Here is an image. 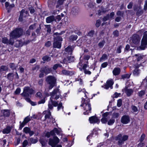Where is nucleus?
I'll return each instance as SVG.
<instances>
[{
    "instance_id": "79ce46f5",
    "label": "nucleus",
    "mask_w": 147,
    "mask_h": 147,
    "mask_svg": "<svg viewBox=\"0 0 147 147\" xmlns=\"http://www.w3.org/2000/svg\"><path fill=\"white\" fill-rule=\"evenodd\" d=\"M13 74L12 73H9L7 76V78L8 79L11 80L13 78Z\"/></svg>"
},
{
    "instance_id": "f704fd0d",
    "label": "nucleus",
    "mask_w": 147,
    "mask_h": 147,
    "mask_svg": "<svg viewBox=\"0 0 147 147\" xmlns=\"http://www.w3.org/2000/svg\"><path fill=\"white\" fill-rule=\"evenodd\" d=\"M20 124L19 129L21 130L24 127V126L25 125L26 123H24L23 121L22 122H21V121H20Z\"/></svg>"
},
{
    "instance_id": "7c9ffc66",
    "label": "nucleus",
    "mask_w": 147,
    "mask_h": 147,
    "mask_svg": "<svg viewBox=\"0 0 147 147\" xmlns=\"http://www.w3.org/2000/svg\"><path fill=\"white\" fill-rule=\"evenodd\" d=\"M78 36L76 35H72L69 38V39L71 40L74 41L76 40Z\"/></svg>"
},
{
    "instance_id": "de8ad7c7",
    "label": "nucleus",
    "mask_w": 147,
    "mask_h": 147,
    "mask_svg": "<svg viewBox=\"0 0 147 147\" xmlns=\"http://www.w3.org/2000/svg\"><path fill=\"white\" fill-rule=\"evenodd\" d=\"M122 104V100L121 99H119L117 101V106L119 107H120Z\"/></svg>"
},
{
    "instance_id": "09e8293b",
    "label": "nucleus",
    "mask_w": 147,
    "mask_h": 147,
    "mask_svg": "<svg viewBox=\"0 0 147 147\" xmlns=\"http://www.w3.org/2000/svg\"><path fill=\"white\" fill-rule=\"evenodd\" d=\"M94 34V31L92 30L89 32L88 33V35L92 37L93 36Z\"/></svg>"
},
{
    "instance_id": "72a5a7b5",
    "label": "nucleus",
    "mask_w": 147,
    "mask_h": 147,
    "mask_svg": "<svg viewBox=\"0 0 147 147\" xmlns=\"http://www.w3.org/2000/svg\"><path fill=\"white\" fill-rule=\"evenodd\" d=\"M135 56H138V57L137 59V61H140L143 58V56L142 55L139 54H136Z\"/></svg>"
},
{
    "instance_id": "4be33fe9",
    "label": "nucleus",
    "mask_w": 147,
    "mask_h": 147,
    "mask_svg": "<svg viewBox=\"0 0 147 147\" xmlns=\"http://www.w3.org/2000/svg\"><path fill=\"white\" fill-rule=\"evenodd\" d=\"M120 72V70L119 68H115L113 71V73L114 75L116 76L119 75Z\"/></svg>"
},
{
    "instance_id": "e433bc0d",
    "label": "nucleus",
    "mask_w": 147,
    "mask_h": 147,
    "mask_svg": "<svg viewBox=\"0 0 147 147\" xmlns=\"http://www.w3.org/2000/svg\"><path fill=\"white\" fill-rule=\"evenodd\" d=\"M145 93V91L142 90L139 92H138V95L140 97H142L144 95Z\"/></svg>"
},
{
    "instance_id": "a18cd8bd",
    "label": "nucleus",
    "mask_w": 147,
    "mask_h": 147,
    "mask_svg": "<svg viewBox=\"0 0 147 147\" xmlns=\"http://www.w3.org/2000/svg\"><path fill=\"white\" fill-rule=\"evenodd\" d=\"M105 42L104 41H102L98 43V45L99 47H102L104 45Z\"/></svg>"
},
{
    "instance_id": "1a4fd4ad",
    "label": "nucleus",
    "mask_w": 147,
    "mask_h": 147,
    "mask_svg": "<svg viewBox=\"0 0 147 147\" xmlns=\"http://www.w3.org/2000/svg\"><path fill=\"white\" fill-rule=\"evenodd\" d=\"M59 142V138L56 136H54L53 139L50 138L49 139V144L52 147H55Z\"/></svg>"
},
{
    "instance_id": "4468645a",
    "label": "nucleus",
    "mask_w": 147,
    "mask_h": 147,
    "mask_svg": "<svg viewBox=\"0 0 147 147\" xmlns=\"http://www.w3.org/2000/svg\"><path fill=\"white\" fill-rule=\"evenodd\" d=\"M132 41L133 43L135 44H138L140 40V38L138 35H134L132 37Z\"/></svg>"
},
{
    "instance_id": "ea45409f",
    "label": "nucleus",
    "mask_w": 147,
    "mask_h": 147,
    "mask_svg": "<svg viewBox=\"0 0 147 147\" xmlns=\"http://www.w3.org/2000/svg\"><path fill=\"white\" fill-rule=\"evenodd\" d=\"M115 122V120L113 119H110L108 122V124L109 125H111Z\"/></svg>"
},
{
    "instance_id": "7ed1b4c3",
    "label": "nucleus",
    "mask_w": 147,
    "mask_h": 147,
    "mask_svg": "<svg viewBox=\"0 0 147 147\" xmlns=\"http://www.w3.org/2000/svg\"><path fill=\"white\" fill-rule=\"evenodd\" d=\"M23 30L21 28L16 29L12 31L10 34V43L14 42V38L20 37L23 34Z\"/></svg>"
},
{
    "instance_id": "dca6fc26",
    "label": "nucleus",
    "mask_w": 147,
    "mask_h": 147,
    "mask_svg": "<svg viewBox=\"0 0 147 147\" xmlns=\"http://www.w3.org/2000/svg\"><path fill=\"white\" fill-rule=\"evenodd\" d=\"M12 128V127L7 126L3 130L2 133L3 134H8L10 132Z\"/></svg>"
},
{
    "instance_id": "3c124183",
    "label": "nucleus",
    "mask_w": 147,
    "mask_h": 147,
    "mask_svg": "<svg viewBox=\"0 0 147 147\" xmlns=\"http://www.w3.org/2000/svg\"><path fill=\"white\" fill-rule=\"evenodd\" d=\"M110 18L109 16V14L107 15V16L103 18V20L104 21H106L109 19H110Z\"/></svg>"
},
{
    "instance_id": "f257e3e1",
    "label": "nucleus",
    "mask_w": 147,
    "mask_h": 147,
    "mask_svg": "<svg viewBox=\"0 0 147 147\" xmlns=\"http://www.w3.org/2000/svg\"><path fill=\"white\" fill-rule=\"evenodd\" d=\"M51 97L50 101L49 102L48 106L50 109H52L53 106L56 107L57 105L58 102L56 101H53V99L57 100L58 99L60 96V93L59 90L58 88L54 89L50 93Z\"/></svg>"
},
{
    "instance_id": "0e129e2a",
    "label": "nucleus",
    "mask_w": 147,
    "mask_h": 147,
    "mask_svg": "<svg viewBox=\"0 0 147 147\" xmlns=\"http://www.w3.org/2000/svg\"><path fill=\"white\" fill-rule=\"evenodd\" d=\"M54 131L55 132V134H58L60 133V131L57 128H55L54 129Z\"/></svg>"
},
{
    "instance_id": "6ab92c4d",
    "label": "nucleus",
    "mask_w": 147,
    "mask_h": 147,
    "mask_svg": "<svg viewBox=\"0 0 147 147\" xmlns=\"http://www.w3.org/2000/svg\"><path fill=\"white\" fill-rule=\"evenodd\" d=\"M10 39L9 40H8V39L6 37H4L2 38V42L4 44H6L13 45L14 42H13L12 44L10 43Z\"/></svg>"
},
{
    "instance_id": "2eb2a0df",
    "label": "nucleus",
    "mask_w": 147,
    "mask_h": 147,
    "mask_svg": "<svg viewBox=\"0 0 147 147\" xmlns=\"http://www.w3.org/2000/svg\"><path fill=\"white\" fill-rule=\"evenodd\" d=\"M125 93L128 96H130L133 94L134 92V90L131 89H129L126 88L124 89Z\"/></svg>"
},
{
    "instance_id": "e2e57ef3",
    "label": "nucleus",
    "mask_w": 147,
    "mask_h": 147,
    "mask_svg": "<svg viewBox=\"0 0 147 147\" xmlns=\"http://www.w3.org/2000/svg\"><path fill=\"white\" fill-rule=\"evenodd\" d=\"M120 95V93H118L116 92H115L113 95V97L114 98H117Z\"/></svg>"
},
{
    "instance_id": "f03ea898",
    "label": "nucleus",
    "mask_w": 147,
    "mask_h": 147,
    "mask_svg": "<svg viewBox=\"0 0 147 147\" xmlns=\"http://www.w3.org/2000/svg\"><path fill=\"white\" fill-rule=\"evenodd\" d=\"M80 106L82 107L84 111H85L84 112V115L88 114L91 112V108L90 103V100L89 99L82 98Z\"/></svg>"
},
{
    "instance_id": "39448f33",
    "label": "nucleus",
    "mask_w": 147,
    "mask_h": 147,
    "mask_svg": "<svg viewBox=\"0 0 147 147\" xmlns=\"http://www.w3.org/2000/svg\"><path fill=\"white\" fill-rule=\"evenodd\" d=\"M128 136L127 135H122L121 134H119L116 137L115 139L117 140L118 144L121 145L123 144L124 142L128 140Z\"/></svg>"
},
{
    "instance_id": "f8f14e48",
    "label": "nucleus",
    "mask_w": 147,
    "mask_h": 147,
    "mask_svg": "<svg viewBox=\"0 0 147 147\" xmlns=\"http://www.w3.org/2000/svg\"><path fill=\"white\" fill-rule=\"evenodd\" d=\"M52 69L51 68H50L48 66H46L41 69V71L47 75L50 73Z\"/></svg>"
},
{
    "instance_id": "cd10ccee",
    "label": "nucleus",
    "mask_w": 147,
    "mask_h": 147,
    "mask_svg": "<svg viewBox=\"0 0 147 147\" xmlns=\"http://www.w3.org/2000/svg\"><path fill=\"white\" fill-rule=\"evenodd\" d=\"M42 59L44 61H49L51 60V57L48 56H45L43 57Z\"/></svg>"
},
{
    "instance_id": "49530a36",
    "label": "nucleus",
    "mask_w": 147,
    "mask_h": 147,
    "mask_svg": "<svg viewBox=\"0 0 147 147\" xmlns=\"http://www.w3.org/2000/svg\"><path fill=\"white\" fill-rule=\"evenodd\" d=\"M21 89L20 88H18L15 91V93L16 94H19L20 92Z\"/></svg>"
},
{
    "instance_id": "c9c22d12",
    "label": "nucleus",
    "mask_w": 147,
    "mask_h": 147,
    "mask_svg": "<svg viewBox=\"0 0 147 147\" xmlns=\"http://www.w3.org/2000/svg\"><path fill=\"white\" fill-rule=\"evenodd\" d=\"M30 120V118L28 116H27L24 119L23 121L26 124Z\"/></svg>"
},
{
    "instance_id": "20e7f679",
    "label": "nucleus",
    "mask_w": 147,
    "mask_h": 147,
    "mask_svg": "<svg viewBox=\"0 0 147 147\" xmlns=\"http://www.w3.org/2000/svg\"><path fill=\"white\" fill-rule=\"evenodd\" d=\"M147 47V31H145L143 34L141 45L139 48L142 50H144Z\"/></svg>"
},
{
    "instance_id": "603ef678",
    "label": "nucleus",
    "mask_w": 147,
    "mask_h": 147,
    "mask_svg": "<svg viewBox=\"0 0 147 147\" xmlns=\"http://www.w3.org/2000/svg\"><path fill=\"white\" fill-rule=\"evenodd\" d=\"M122 46H120L118 47L117 49V52L118 53H120L121 52V49L122 48Z\"/></svg>"
},
{
    "instance_id": "c756f323",
    "label": "nucleus",
    "mask_w": 147,
    "mask_h": 147,
    "mask_svg": "<svg viewBox=\"0 0 147 147\" xmlns=\"http://www.w3.org/2000/svg\"><path fill=\"white\" fill-rule=\"evenodd\" d=\"M107 58V56L106 54H103L100 59V61H103L105 60Z\"/></svg>"
},
{
    "instance_id": "9b49d317",
    "label": "nucleus",
    "mask_w": 147,
    "mask_h": 147,
    "mask_svg": "<svg viewBox=\"0 0 147 147\" xmlns=\"http://www.w3.org/2000/svg\"><path fill=\"white\" fill-rule=\"evenodd\" d=\"M130 121L129 117L128 115H125L122 116L121 119V122L124 124L128 123Z\"/></svg>"
},
{
    "instance_id": "c03bdc74",
    "label": "nucleus",
    "mask_w": 147,
    "mask_h": 147,
    "mask_svg": "<svg viewBox=\"0 0 147 147\" xmlns=\"http://www.w3.org/2000/svg\"><path fill=\"white\" fill-rule=\"evenodd\" d=\"M131 108L132 110L134 112H136L138 111V109L135 106H132Z\"/></svg>"
},
{
    "instance_id": "69168bd1",
    "label": "nucleus",
    "mask_w": 147,
    "mask_h": 147,
    "mask_svg": "<svg viewBox=\"0 0 147 147\" xmlns=\"http://www.w3.org/2000/svg\"><path fill=\"white\" fill-rule=\"evenodd\" d=\"M144 9L146 10L147 9V0L145 1V4L144 5Z\"/></svg>"
},
{
    "instance_id": "0eeeda50",
    "label": "nucleus",
    "mask_w": 147,
    "mask_h": 147,
    "mask_svg": "<svg viewBox=\"0 0 147 147\" xmlns=\"http://www.w3.org/2000/svg\"><path fill=\"white\" fill-rule=\"evenodd\" d=\"M56 79L53 76H49L46 79L47 82L49 84V88L50 89H51L55 85Z\"/></svg>"
},
{
    "instance_id": "9d476101",
    "label": "nucleus",
    "mask_w": 147,
    "mask_h": 147,
    "mask_svg": "<svg viewBox=\"0 0 147 147\" xmlns=\"http://www.w3.org/2000/svg\"><path fill=\"white\" fill-rule=\"evenodd\" d=\"M114 84V82L112 79H110L108 80L106 82V84L104 86V87L102 86L103 87H104L106 89H108L109 87L111 89L113 88V85Z\"/></svg>"
},
{
    "instance_id": "a878e982",
    "label": "nucleus",
    "mask_w": 147,
    "mask_h": 147,
    "mask_svg": "<svg viewBox=\"0 0 147 147\" xmlns=\"http://www.w3.org/2000/svg\"><path fill=\"white\" fill-rule=\"evenodd\" d=\"M65 51L66 52L70 53V54H71L72 53L73 49L71 47L68 46L65 49Z\"/></svg>"
},
{
    "instance_id": "ddd939ff",
    "label": "nucleus",
    "mask_w": 147,
    "mask_h": 147,
    "mask_svg": "<svg viewBox=\"0 0 147 147\" xmlns=\"http://www.w3.org/2000/svg\"><path fill=\"white\" fill-rule=\"evenodd\" d=\"M90 122L91 123H98L99 122V121L98 118L96 116H93L89 118Z\"/></svg>"
},
{
    "instance_id": "680f3d73",
    "label": "nucleus",
    "mask_w": 147,
    "mask_h": 147,
    "mask_svg": "<svg viewBox=\"0 0 147 147\" xmlns=\"http://www.w3.org/2000/svg\"><path fill=\"white\" fill-rule=\"evenodd\" d=\"M45 102V100L44 98H43L40 101H39L38 102V104H43Z\"/></svg>"
},
{
    "instance_id": "423d86ee",
    "label": "nucleus",
    "mask_w": 147,
    "mask_h": 147,
    "mask_svg": "<svg viewBox=\"0 0 147 147\" xmlns=\"http://www.w3.org/2000/svg\"><path fill=\"white\" fill-rule=\"evenodd\" d=\"M34 93V91L32 88L28 87H25L24 88L23 92L21 95L25 97H30Z\"/></svg>"
},
{
    "instance_id": "8fccbe9b",
    "label": "nucleus",
    "mask_w": 147,
    "mask_h": 147,
    "mask_svg": "<svg viewBox=\"0 0 147 147\" xmlns=\"http://www.w3.org/2000/svg\"><path fill=\"white\" fill-rule=\"evenodd\" d=\"M101 24L100 21L99 20H98L96 21V26L97 27H99Z\"/></svg>"
},
{
    "instance_id": "2f4dec72",
    "label": "nucleus",
    "mask_w": 147,
    "mask_h": 147,
    "mask_svg": "<svg viewBox=\"0 0 147 147\" xmlns=\"http://www.w3.org/2000/svg\"><path fill=\"white\" fill-rule=\"evenodd\" d=\"M29 141L32 144H35L37 142L38 140L36 139H34L33 138H31L29 139Z\"/></svg>"
},
{
    "instance_id": "412c9836",
    "label": "nucleus",
    "mask_w": 147,
    "mask_h": 147,
    "mask_svg": "<svg viewBox=\"0 0 147 147\" xmlns=\"http://www.w3.org/2000/svg\"><path fill=\"white\" fill-rule=\"evenodd\" d=\"M45 114H46L45 116V119L48 118H50L51 117V112L49 110L45 111L43 112Z\"/></svg>"
},
{
    "instance_id": "4d7b16f0",
    "label": "nucleus",
    "mask_w": 147,
    "mask_h": 147,
    "mask_svg": "<svg viewBox=\"0 0 147 147\" xmlns=\"http://www.w3.org/2000/svg\"><path fill=\"white\" fill-rule=\"evenodd\" d=\"M36 97H39L40 98H41L42 97V95L40 92H38L36 94Z\"/></svg>"
},
{
    "instance_id": "a19ab883",
    "label": "nucleus",
    "mask_w": 147,
    "mask_h": 147,
    "mask_svg": "<svg viewBox=\"0 0 147 147\" xmlns=\"http://www.w3.org/2000/svg\"><path fill=\"white\" fill-rule=\"evenodd\" d=\"M10 67L12 69H16V66L15 64L13 63H11L9 64Z\"/></svg>"
},
{
    "instance_id": "473e14b6",
    "label": "nucleus",
    "mask_w": 147,
    "mask_h": 147,
    "mask_svg": "<svg viewBox=\"0 0 147 147\" xmlns=\"http://www.w3.org/2000/svg\"><path fill=\"white\" fill-rule=\"evenodd\" d=\"M30 130V129L28 127H25L23 129V131L26 134H28Z\"/></svg>"
},
{
    "instance_id": "338daca9",
    "label": "nucleus",
    "mask_w": 147,
    "mask_h": 147,
    "mask_svg": "<svg viewBox=\"0 0 147 147\" xmlns=\"http://www.w3.org/2000/svg\"><path fill=\"white\" fill-rule=\"evenodd\" d=\"M84 73L86 74L90 75V74H91V72L90 71L87 70L86 69H85L84 71Z\"/></svg>"
},
{
    "instance_id": "58836bf2",
    "label": "nucleus",
    "mask_w": 147,
    "mask_h": 147,
    "mask_svg": "<svg viewBox=\"0 0 147 147\" xmlns=\"http://www.w3.org/2000/svg\"><path fill=\"white\" fill-rule=\"evenodd\" d=\"M58 67H61V65L59 64H55L53 66V68L54 70L56 69Z\"/></svg>"
},
{
    "instance_id": "37998d69",
    "label": "nucleus",
    "mask_w": 147,
    "mask_h": 147,
    "mask_svg": "<svg viewBox=\"0 0 147 147\" xmlns=\"http://www.w3.org/2000/svg\"><path fill=\"white\" fill-rule=\"evenodd\" d=\"M107 119L105 117H103L101 119V121L102 123H106L107 121Z\"/></svg>"
},
{
    "instance_id": "774afa93",
    "label": "nucleus",
    "mask_w": 147,
    "mask_h": 147,
    "mask_svg": "<svg viewBox=\"0 0 147 147\" xmlns=\"http://www.w3.org/2000/svg\"><path fill=\"white\" fill-rule=\"evenodd\" d=\"M113 34L115 36H117L118 35L119 32L117 30H116L113 32Z\"/></svg>"
},
{
    "instance_id": "c85d7f7f",
    "label": "nucleus",
    "mask_w": 147,
    "mask_h": 147,
    "mask_svg": "<svg viewBox=\"0 0 147 147\" xmlns=\"http://www.w3.org/2000/svg\"><path fill=\"white\" fill-rule=\"evenodd\" d=\"M25 10L24 9H22L20 12V15L19 18V20L20 21L22 20V18L23 17V13H24Z\"/></svg>"
},
{
    "instance_id": "5fc2aeb1",
    "label": "nucleus",
    "mask_w": 147,
    "mask_h": 147,
    "mask_svg": "<svg viewBox=\"0 0 147 147\" xmlns=\"http://www.w3.org/2000/svg\"><path fill=\"white\" fill-rule=\"evenodd\" d=\"M51 45V42L50 41H48L45 44V46L47 47H49Z\"/></svg>"
},
{
    "instance_id": "6e6d98bb",
    "label": "nucleus",
    "mask_w": 147,
    "mask_h": 147,
    "mask_svg": "<svg viewBox=\"0 0 147 147\" xmlns=\"http://www.w3.org/2000/svg\"><path fill=\"white\" fill-rule=\"evenodd\" d=\"M122 77L123 79L125 78H128L130 77V76L128 74H126L122 75Z\"/></svg>"
},
{
    "instance_id": "b1692460",
    "label": "nucleus",
    "mask_w": 147,
    "mask_h": 147,
    "mask_svg": "<svg viewBox=\"0 0 147 147\" xmlns=\"http://www.w3.org/2000/svg\"><path fill=\"white\" fill-rule=\"evenodd\" d=\"M140 73V70L138 69H136L134 70L133 74L135 76H138Z\"/></svg>"
},
{
    "instance_id": "6e6552de",
    "label": "nucleus",
    "mask_w": 147,
    "mask_h": 147,
    "mask_svg": "<svg viewBox=\"0 0 147 147\" xmlns=\"http://www.w3.org/2000/svg\"><path fill=\"white\" fill-rule=\"evenodd\" d=\"M62 38L60 36H57L54 39L53 46L54 48L60 49L61 47V41L62 40Z\"/></svg>"
},
{
    "instance_id": "052dcab7",
    "label": "nucleus",
    "mask_w": 147,
    "mask_h": 147,
    "mask_svg": "<svg viewBox=\"0 0 147 147\" xmlns=\"http://www.w3.org/2000/svg\"><path fill=\"white\" fill-rule=\"evenodd\" d=\"M35 27V25L34 24L31 25L29 27V30H33Z\"/></svg>"
},
{
    "instance_id": "f3484780",
    "label": "nucleus",
    "mask_w": 147,
    "mask_h": 147,
    "mask_svg": "<svg viewBox=\"0 0 147 147\" xmlns=\"http://www.w3.org/2000/svg\"><path fill=\"white\" fill-rule=\"evenodd\" d=\"M46 20V22L49 23L53 22L55 20V18L54 16H51L47 18Z\"/></svg>"
},
{
    "instance_id": "4c0bfd02",
    "label": "nucleus",
    "mask_w": 147,
    "mask_h": 147,
    "mask_svg": "<svg viewBox=\"0 0 147 147\" xmlns=\"http://www.w3.org/2000/svg\"><path fill=\"white\" fill-rule=\"evenodd\" d=\"M45 26L47 29V32L50 33L51 31L50 26V25H45Z\"/></svg>"
},
{
    "instance_id": "393cba45",
    "label": "nucleus",
    "mask_w": 147,
    "mask_h": 147,
    "mask_svg": "<svg viewBox=\"0 0 147 147\" xmlns=\"http://www.w3.org/2000/svg\"><path fill=\"white\" fill-rule=\"evenodd\" d=\"M8 70L7 67L5 66L2 65L0 67V72L2 71H7Z\"/></svg>"
},
{
    "instance_id": "13d9d810",
    "label": "nucleus",
    "mask_w": 147,
    "mask_h": 147,
    "mask_svg": "<svg viewBox=\"0 0 147 147\" xmlns=\"http://www.w3.org/2000/svg\"><path fill=\"white\" fill-rule=\"evenodd\" d=\"M145 136L144 134H142L140 137V141L141 142H142L143 141V140H144L145 138Z\"/></svg>"
},
{
    "instance_id": "5701e85b",
    "label": "nucleus",
    "mask_w": 147,
    "mask_h": 147,
    "mask_svg": "<svg viewBox=\"0 0 147 147\" xmlns=\"http://www.w3.org/2000/svg\"><path fill=\"white\" fill-rule=\"evenodd\" d=\"M23 43L20 40H17L15 42V46L16 47H19L22 46Z\"/></svg>"
},
{
    "instance_id": "bf43d9fd",
    "label": "nucleus",
    "mask_w": 147,
    "mask_h": 147,
    "mask_svg": "<svg viewBox=\"0 0 147 147\" xmlns=\"http://www.w3.org/2000/svg\"><path fill=\"white\" fill-rule=\"evenodd\" d=\"M28 142L26 140H25L23 143V147H25L28 144Z\"/></svg>"
},
{
    "instance_id": "bb28decb",
    "label": "nucleus",
    "mask_w": 147,
    "mask_h": 147,
    "mask_svg": "<svg viewBox=\"0 0 147 147\" xmlns=\"http://www.w3.org/2000/svg\"><path fill=\"white\" fill-rule=\"evenodd\" d=\"M67 61L69 63L73 62L74 60V57L73 56H70L67 57Z\"/></svg>"
},
{
    "instance_id": "aec40b11",
    "label": "nucleus",
    "mask_w": 147,
    "mask_h": 147,
    "mask_svg": "<svg viewBox=\"0 0 147 147\" xmlns=\"http://www.w3.org/2000/svg\"><path fill=\"white\" fill-rule=\"evenodd\" d=\"M62 74L66 76L72 75L74 74V72L73 71H70L66 70H63L62 71Z\"/></svg>"
},
{
    "instance_id": "a211bd4d",
    "label": "nucleus",
    "mask_w": 147,
    "mask_h": 147,
    "mask_svg": "<svg viewBox=\"0 0 147 147\" xmlns=\"http://www.w3.org/2000/svg\"><path fill=\"white\" fill-rule=\"evenodd\" d=\"M1 112L3 114V116L4 117H8L9 116L10 112L9 110H1Z\"/></svg>"
},
{
    "instance_id": "864d4df0",
    "label": "nucleus",
    "mask_w": 147,
    "mask_h": 147,
    "mask_svg": "<svg viewBox=\"0 0 147 147\" xmlns=\"http://www.w3.org/2000/svg\"><path fill=\"white\" fill-rule=\"evenodd\" d=\"M119 116V114L117 113H114L113 114V117L115 118H117Z\"/></svg>"
}]
</instances>
